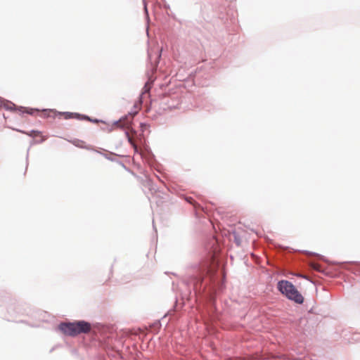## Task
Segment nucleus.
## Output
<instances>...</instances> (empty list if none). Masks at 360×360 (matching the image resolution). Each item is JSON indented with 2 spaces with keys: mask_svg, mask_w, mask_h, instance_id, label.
Returning a JSON list of instances; mask_svg holds the SVG:
<instances>
[{
  "mask_svg": "<svg viewBox=\"0 0 360 360\" xmlns=\"http://www.w3.org/2000/svg\"><path fill=\"white\" fill-rule=\"evenodd\" d=\"M144 8H145V9H146V4H144Z\"/></svg>",
  "mask_w": 360,
  "mask_h": 360,
  "instance_id": "9d476101",
  "label": "nucleus"
},
{
  "mask_svg": "<svg viewBox=\"0 0 360 360\" xmlns=\"http://www.w3.org/2000/svg\"><path fill=\"white\" fill-rule=\"evenodd\" d=\"M125 134L127 137L128 141L130 143V144L134 148V152L138 153V147L134 140V135L136 134V131L134 130H130V131H127L125 132Z\"/></svg>",
  "mask_w": 360,
  "mask_h": 360,
  "instance_id": "39448f33",
  "label": "nucleus"
},
{
  "mask_svg": "<svg viewBox=\"0 0 360 360\" xmlns=\"http://www.w3.org/2000/svg\"><path fill=\"white\" fill-rule=\"evenodd\" d=\"M310 266L315 271H317L319 272H321L322 271L321 266L318 263H311Z\"/></svg>",
  "mask_w": 360,
  "mask_h": 360,
  "instance_id": "423d86ee",
  "label": "nucleus"
},
{
  "mask_svg": "<svg viewBox=\"0 0 360 360\" xmlns=\"http://www.w3.org/2000/svg\"><path fill=\"white\" fill-rule=\"evenodd\" d=\"M278 290L288 299L301 304L304 301L302 295L298 292L292 283L288 281H281L278 283Z\"/></svg>",
  "mask_w": 360,
  "mask_h": 360,
  "instance_id": "f03ea898",
  "label": "nucleus"
},
{
  "mask_svg": "<svg viewBox=\"0 0 360 360\" xmlns=\"http://www.w3.org/2000/svg\"><path fill=\"white\" fill-rule=\"evenodd\" d=\"M117 124L118 125V127H125V124H122V122L120 120L119 121Z\"/></svg>",
  "mask_w": 360,
  "mask_h": 360,
  "instance_id": "1a4fd4ad",
  "label": "nucleus"
},
{
  "mask_svg": "<svg viewBox=\"0 0 360 360\" xmlns=\"http://www.w3.org/2000/svg\"><path fill=\"white\" fill-rule=\"evenodd\" d=\"M60 330L67 335L75 336L80 333H87L91 330L89 323L79 321L73 323H63L59 326Z\"/></svg>",
  "mask_w": 360,
  "mask_h": 360,
  "instance_id": "f257e3e1",
  "label": "nucleus"
},
{
  "mask_svg": "<svg viewBox=\"0 0 360 360\" xmlns=\"http://www.w3.org/2000/svg\"><path fill=\"white\" fill-rule=\"evenodd\" d=\"M22 134H25L29 136H31L34 139L36 143H41L46 140L47 137L42 134V132L37 130H32L30 131H25L22 130H18Z\"/></svg>",
  "mask_w": 360,
  "mask_h": 360,
  "instance_id": "20e7f679",
  "label": "nucleus"
},
{
  "mask_svg": "<svg viewBox=\"0 0 360 360\" xmlns=\"http://www.w3.org/2000/svg\"><path fill=\"white\" fill-rule=\"evenodd\" d=\"M84 141H82L77 140V141H74V144H75V146H79V147H84V146H83V144H84Z\"/></svg>",
  "mask_w": 360,
  "mask_h": 360,
  "instance_id": "0eeeda50",
  "label": "nucleus"
},
{
  "mask_svg": "<svg viewBox=\"0 0 360 360\" xmlns=\"http://www.w3.org/2000/svg\"><path fill=\"white\" fill-rule=\"evenodd\" d=\"M56 116H62L65 119H71L74 118L75 116L73 113L71 112H58L53 110H44L42 111V117H56Z\"/></svg>",
  "mask_w": 360,
  "mask_h": 360,
  "instance_id": "7ed1b4c3",
  "label": "nucleus"
},
{
  "mask_svg": "<svg viewBox=\"0 0 360 360\" xmlns=\"http://www.w3.org/2000/svg\"><path fill=\"white\" fill-rule=\"evenodd\" d=\"M35 111H38L37 110H35V109H26L23 112H26L27 114H30V115H32L34 112Z\"/></svg>",
  "mask_w": 360,
  "mask_h": 360,
  "instance_id": "6e6552de",
  "label": "nucleus"
}]
</instances>
